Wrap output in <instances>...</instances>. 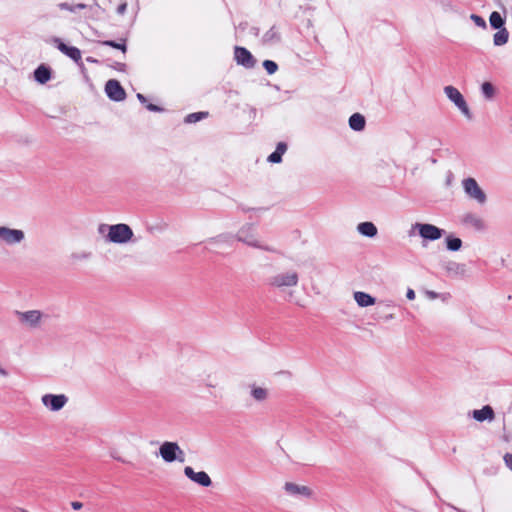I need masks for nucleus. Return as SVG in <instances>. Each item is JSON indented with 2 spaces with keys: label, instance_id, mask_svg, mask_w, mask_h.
I'll return each instance as SVG.
<instances>
[{
  "label": "nucleus",
  "instance_id": "nucleus-1",
  "mask_svg": "<svg viewBox=\"0 0 512 512\" xmlns=\"http://www.w3.org/2000/svg\"><path fill=\"white\" fill-rule=\"evenodd\" d=\"M97 231L106 243L120 245L129 243L134 236L130 226L124 223L113 225L102 223L98 226Z\"/></svg>",
  "mask_w": 512,
  "mask_h": 512
},
{
  "label": "nucleus",
  "instance_id": "nucleus-2",
  "mask_svg": "<svg viewBox=\"0 0 512 512\" xmlns=\"http://www.w3.org/2000/svg\"><path fill=\"white\" fill-rule=\"evenodd\" d=\"M283 493L295 501H314L316 500L315 489L304 482L286 481L282 486Z\"/></svg>",
  "mask_w": 512,
  "mask_h": 512
},
{
  "label": "nucleus",
  "instance_id": "nucleus-3",
  "mask_svg": "<svg viewBox=\"0 0 512 512\" xmlns=\"http://www.w3.org/2000/svg\"><path fill=\"white\" fill-rule=\"evenodd\" d=\"M417 231L418 235L422 238V245L425 246V242L427 241H436L439 240L443 234L444 230L429 223H420L416 222L411 226L409 231V236H413L414 232Z\"/></svg>",
  "mask_w": 512,
  "mask_h": 512
},
{
  "label": "nucleus",
  "instance_id": "nucleus-4",
  "mask_svg": "<svg viewBox=\"0 0 512 512\" xmlns=\"http://www.w3.org/2000/svg\"><path fill=\"white\" fill-rule=\"evenodd\" d=\"M299 275L294 270L276 273L269 279V285L278 290L295 287L298 285Z\"/></svg>",
  "mask_w": 512,
  "mask_h": 512
},
{
  "label": "nucleus",
  "instance_id": "nucleus-5",
  "mask_svg": "<svg viewBox=\"0 0 512 512\" xmlns=\"http://www.w3.org/2000/svg\"><path fill=\"white\" fill-rule=\"evenodd\" d=\"M159 455L166 463L184 462L185 453L177 442L165 441L159 447Z\"/></svg>",
  "mask_w": 512,
  "mask_h": 512
},
{
  "label": "nucleus",
  "instance_id": "nucleus-6",
  "mask_svg": "<svg viewBox=\"0 0 512 512\" xmlns=\"http://www.w3.org/2000/svg\"><path fill=\"white\" fill-rule=\"evenodd\" d=\"M237 239L251 247L259 248L266 251H273L272 248L265 245L255 233L251 224H245L237 232Z\"/></svg>",
  "mask_w": 512,
  "mask_h": 512
},
{
  "label": "nucleus",
  "instance_id": "nucleus-7",
  "mask_svg": "<svg viewBox=\"0 0 512 512\" xmlns=\"http://www.w3.org/2000/svg\"><path fill=\"white\" fill-rule=\"evenodd\" d=\"M26 239L22 229L12 228L6 225L0 226V244L5 246L21 245Z\"/></svg>",
  "mask_w": 512,
  "mask_h": 512
},
{
  "label": "nucleus",
  "instance_id": "nucleus-8",
  "mask_svg": "<svg viewBox=\"0 0 512 512\" xmlns=\"http://www.w3.org/2000/svg\"><path fill=\"white\" fill-rule=\"evenodd\" d=\"M443 90L446 97L459 109L463 116L468 120L472 119V113L461 92L452 85L445 86Z\"/></svg>",
  "mask_w": 512,
  "mask_h": 512
},
{
  "label": "nucleus",
  "instance_id": "nucleus-9",
  "mask_svg": "<svg viewBox=\"0 0 512 512\" xmlns=\"http://www.w3.org/2000/svg\"><path fill=\"white\" fill-rule=\"evenodd\" d=\"M462 188L467 197L474 200L479 205H484L487 202L486 193L474 178H465L462 181Z\"/></svg>",
  "mask_w": 512,
  "mask_h": 512
},
{
  "label": "nucleus",
  "instance_id": "nucleus-10",
  "mask_svg": "<svg viewBox=\"0 0 512 512\" xmlns=\"http://www.w3.org/2000/svg\"><path fill=\"white\" fill-rule=\"evenodd\" d=\"M68 397L65 394L46 393L41 397L42 405L50 412H58L68 403Z\"/></svg>",
  "mask_w": 512,
  "mask_h": 512
},
{
  "label": "nucleus",
  "instance_id": "nucleus-11",
  "mask_svg": "<svg viewBox=\"0 0 512 512\" xmlns=\"http://www.w3.org/2000/svg\"><path fill=\"white\" fill-rule=\"evenodd\" d=\"M17 317L21 324L31 329H36L40 327L44 314L39 310H28L17 312Z\"/></svg>",
  "mask_w": 512,
  "mask_h": 512
},
{
  "label": "nucleus",
  "instance_id": "nucleus-12",
  "mask_svg": "<svg viewBox=\"0 0 512 512\" xmlns=\"http://www.w3.org/2000/svg\"><path fill=\"white\" fill-rule=\"evenodd\" d=\"M247 389L250 399L255 403L263 404L270 399V389L265 385L252 382L248 384Z\"/></svg>",
  "mask_w": 512,
  "mask_h": 512
},
{
  "label": "nucleus",
  "instance_id": "nucleus-13",
  "mask_svg": "<svg viewBox=\"0 0 512 512\" xmlns=\"http://www.w3.org/2000/svg\"><path fill=\"white\" fill-rule=\"evenodd\" d=\"M461 224L476 232H483L487 228L485 220L476 213L468 212L461 217Z\"/></svg>",
  "mask_w": 512,
  "mask_h": 512
},
{
  "label": "nucleus",
  "instance_id": "nucleus-14",
  "mask_svg": "<svg viewBox=\"0 0 512 512\" xmlns=\"http://www.w3.org/2000/svg\"><path fill=\"white\" fill-rule=\"evenodd\" d=\"M184 475L194 482L195 484L201 487H210L212 485V480L210 476L205 471L196 472L192 467L186 466L183 470Z\"/></svg>",
  "mask_w": 512,
  "mask_h": 512
},
{
  "label": "nucleus",
  "instance_id": "nucleus-15",
  "mask_svg": "<svg viewBox=\"0 0 512 512\" xmlns=\"http://www.w3.org/2000/svg\"><path fill=\"white\" fill-rule=\"evenodd\" d=\"M234 59L238 65L248 69L253 68L256 64V60L250 51L240 46L234 48Z\"/></svg>",
  "mask_w": 512,
  "mask_h": 512
},
{
  "label": "nucleus",
  "instance_id": "nucleus-16",
  "mask_svg": "<svg viewBox=\"0 0 512 512\" xmlns=\"http://www.w3.org/2000/svg\"><path fill=\"white\" fill-rule=\"evenodd\" d=\"M105 92L113 101H122L125 99L126 93L117 80L111 79L106 82Z\"/></svg>",
  "mask_w": 512,
  "mask_h": 512
},
{
  "label": "nucleus",
  "instance_id": "nucleus-17",
  "mask_svg": "<svg viewBox=\"0 0 512 512\" xmlns=\"http://www.w3.org/2000/svg\"><path fill=\"white\" fill-rule=\"evenodd\" d=\"M53 43L56 45L59 51H61L63 54H65L75 62L81 60V51L77 47L68 46L65 43H63L59 38H54Z\"/></svg>",
  "mask_w": 512,
  "mask_h": 512
},
{
  "label": "nucleus",
  "instance_id": "nucleus-18",
  "mask_svg": "<svg viewBox=\"0 0 512 512\" xmlns=\"http://www.w3.org/2000/svg\"><path fill=\"white\" fill-rule=\"evenodd\" d=\"M353 299L359 308H368L376 304V298L363 291H354Z\"/></svg>",
  "mask_w": 512,
  "mask_h": 512
},
{
  "label": "nucleus",
  "instance_id": "nucleus-19",
  "mask_svg": "<svg viewBox=\"0 0 512 512\" xmlns=\"http://www.w3.org/2000/svg\"><path fill=\"white\" fill-rule=\"evenodd\" d=\"M34 80L44 85L52 79V70L46 64L39 65L33 73Z\"/></svg>",
  "mask_w": 512,
  "mask_h": 512
},
{
  "label": "nucleus",
  "instance_id": "nucleus-20",
  "mask_svg": "<svg viewBox=\"0 0 512 512\" xmlns=\"http://www.w3.org/2000/svg\"><path fill=\"white\" fill-rule=\"evenodd\" d=\"M473 419L478 422L493 421L495 418L494 410L491 406L485 405L481 409L473 410L471 413Z\"/></svg>",
  "mask_w": 512,
  "mask_h": 512
},
{
  "label": "nucleus",
  "instance_id": "nucleus-21",
  "mask_svg": "<svg viewBox=\"0 0 512 512\" xmlns=\"http://www.w3.org/2000/svg\"><path fill=\"white\" fill-rule=\"evenodd\" d=\"M356 229L360 235L369 238L375 237L378 233V229L375 224L369 221L359 223Z\"/></svg>",
  "mask_w": 512,
  "mask_h": 512
},
{
  "label": "nucleus",
  "instance_id": "nucleus-22",
  "mask_svg": "<svg viewBox=\"0 0 512 512\" xmlns=\"http://www.w3.org/2000/svg\"><path fill=\"white\" fill-rule=\"evenodd\" d=\"M287 150V145L284 142H279L276 146V149L273 153L268 156V161L270 163H280L282 161V156Z\"/></svg>",
  "mask_w": 512,
  "mask_h": 512
},
{
  "label": "nucleus",
  "instance_id": "nucleus-23",
  "mask_svg": "<svg viewBox=\"0 0 512 512\" xmlns=\"http://www.w3.org/2000/svg\"><path fill=\"white\" fill-rule=\"evenodd\" d=\"M349 126L354 131H362L365 128V118L359 113H354L349 118Z\"/></svg>",
  "mask_w": 512,
  "mask_h": 512
},
{
  "label": "nucleus",
  "instance_id": "nucleus-24",
  "mask_svg": "<svg viewBox=\"0 0 512 512\" xmlns=\"http://www.w3.org/2000/svg\"><path fill=\"white\" fill-rule=\"evenodd\" d=\"M509 40V32L506 28L499 29L494 35H493V44L495 46H503L505 45Z\"/></svg>",
  "mask_w": 512,
  "mask_h": 512
},
{
  "label": "nucleus",
  "instance_id": "nucleus-25",
  "mask_svg": "<svg viewBox=\"0 0 512 512\" xmlns=\"http://www.w3.org/2000/svg\"><path fill=\"white\" fill-rule=\"evenodd\" d=\"M489 23L493 29L499 30V29L505 28L504 27V23H505L504 18L497 11H493L490 14Z\"/></svg>",
  "mask_w": 512,
  "mask_h": 512
},
{
  "label": "nucleus",
  "instance_id": "nucleus-26",
  "mask_svg": "<svg viewBox=\"0 0 512 512\" xmlns=\"http://www.w3.org/2000/svg\"><path fill=\"white\" fill-rule=\"evenodd\" d=\"M481 93L486 100H492L496 95V88L490 82H483L481 85Z\"/></svg>",
  "mask_w": 512,
  "mask_h": 512
},
{
  "label": "nucleus",
  "instance_id": "nucleus-27",
  "mask_svg": "<svg viewBox=\"0 0 512 512\" xmlns=\"http://www.w3.org/2000/svg\"><path fill=\"white\" fill-rule=\"evenodd\" d=\"M446 247L450 251H459L462 247V240L449 235L446 237Z\"/></svg>",
  "mask_w": 512,
  "mask_h": 512
},
{
  "label": "nucleus",
  "instance_id": "nucleus-28",
  "mask_svg": "<svg viewBox=\"0 0 512 512\" xmlns=\"http://www.w3.org/2000/svg\"><path fill=\"white\" fill-rule=\"evenodd\" d=\"M280 38L279 33L275 27H272L269 31H267L263 36V41L266 43H272L278 41Z\"/></svg>",
  "mask_w": 512,
  "mask_h": 512
},
{
  "label": "nucleus",
  "instance_id": "nucleus-29",
  "mask_svg": "<svg viewBox=\"0 0 512 512\" xmlns=\"http://www.w3.org/2000/svg\"><path fill=\"white\" fill-rule=\"evenodd\" d=\"M207 116H208L207 112L191 113V114L186 116L185 122L186 123H196V122L206 118Z\"/></svg>",
  "mask_w": 512,
  "mask_h": 512
},
{
  "label": "nucleus",
  "instance_id": "nucleus-30",
  "mask_svg": "<svg viewBox=\"0 0 512 512\" xmlns=\"http://www.w3.org/2000/svg\"><path fill=\"white\" fill-rule=\"evenodd\" d=\"M58 7L61 10H67V11H70V12H75L77 9H85L87 6L85 4H82V3L76 4V5H70L68 3H60V4H58Z\"/></svg>",
  "mask_w": 512,
  "mask_h": 512
},
{
  "label": "nucleus",
  "instance_id": "nucleus-31",
  "mask_svg": "<svg viewBox=\"0 0 512 512\" xmlns=\"http://www.w3.org/2000/svg\"><path fill=\"white\" fill-rule=\"evenodd\" d=\"M102 44L105 45V46H109V47H112V48L119 49L123 53H125L126 50H127V47H126V44H125V40L122 43H117L115 41L107 40V41H103Z\"/></svg>",
  "mask_w": 512,
  "mask_h": 512
},
{
  "label": "nucleus",
  "instance_id": "nucleus-32",
  "mask_svg": "<svg viewBox=\"0 0 512 512\" xmlns=\"http://www.w3.org/2000/svg\"><path fill=\"white\" fill-rule=\"evenodd\" d=\"M263 67L270 75L274 74L278 69V65L272 60H265L263 62Z\"/></svg>",
  "mask_w": 512,
  "mask_h": 512
},
{
  "label": "nucleus",
  "instance_id": "nucleus-33",
  "mask_svg": "<svg viewBox=\"0 0 512 512\" xmlns=\"http://www.w3.org/2000/svg\"><path fill=\"white\" fill-rule=\"evenodd\" d=\"M470 19L475 23L476 26L486 29V27H487L486 21L481 16H479L477 14H471Z\"/></svg>",
  "mask_w": 512,
  "mask_h": 512
},
{
  "label": "nucleus",
  "instance_id": "nucleus-34",
  "mask_svg": "<svg viewBox=\"0 0 512 512\" xmlns=\"http://www.w3.org/2000/svg\"><path fill=\"white\" fill-rule=\"evenodd\" d=\"M505 466L512 472V453H505L503 456Z\"/></svg>",
  "mask_w": 512,
  "mask_h": 512
},
{
  "label": "nucleus",
  "instance_id": "nucleus-35",
  "mask_svg": "<svg viewBox=\"0 0 512 512\" xmlns=\"http://www.w3.org/2000/svg\"><path fill=\"white\" fill-rule=\"evenodd\" d=\"M425 295L430 300H435V299L439 298V296H440L437 292L431 291V290H427L425 292Z\"/></svg>",
  "mask_w": 512,
  "mask_h": 512
},
{
  "label": "nucleus",
  "instance_id": "nucleus-36",
  "mask_svg": "<svg viewBox=\"0 0 512 512\" xmlns=\"http://www.w3.org/2000/svg\"><path fill=\"white\" fill-rule=\"evenodd\" d=\"M89 8L92 11L94 16H97L99 14V12L102 11V8L97 3L95 5H93V6H90Z\"/></svg>",
  "mask_w": 512,
  "mask_h": 512
},
{
  "label": "nucleus",
  "instance_id": "nucleus-37",
  "mask_svg": "<svg viewBox=\"0 0 512 512\" xmlns=\"http://www.w3.org/2000/svg\"><path fill=\"white\" fill-rule=\"evenodd\" d=\"M127 9V3H122L117 8V13L120 15H123L126 12Z\"/></svg>",
  "mask_w": 512,
  "mask_h": 512
},
{
  "label": "nucleus",
  "instance_id": "nucleus-38",
  "mask_svg": "<svg viewBox=\"0 0 512 512\" xmlns=\"http://www.w3.org/2000/svg\"><path fill=\"white\" fill-rule=\"evenodd\" d=\"M415 296H416V295H415L414 290L409 288V289L407 290V292H406V297H407V299H409V300H414V299H415Z\"/></svg>",
  "mask_w": 512,
  "mask_h": 512
},
{
  "label": "nucleus",
  "instance_id": "nucleus-39",
  "mask_svg": "<svg viewBox=\"0 0 512 512\" xmlns=\"http://www.w3.org/2000/svg\"><path fill=\"white\" fill-rule=\"evenodd\" d=\"M71 507L74 510H80L83 507V504L81 502L74 501V502L71 503Z\"/></svg>",
  "mask_w": 512,
  "mask_h": 512
},
{
  "label": "nucleus",
  "instance_id": "nucleus-40",
  "mask_svg": "<svg viewBox=\"0 0 512 512\" xmlns=\"http://www.w3.org/2000/svg\"><path fill=\"white\" fill-rule=\"evenodd\" d=\"M147 109H148L149 111H153V112H158V111H160V110H161L158 106H156V105H154V104H149V105H147Z\"/></svg>",
  "mask_w": 512,
  "mask_h": 512
},
{
  "label": "nucleus",
  "instance_id": "nucleus-41",
  "mask_svg": "<svg viewBox=\"0 0 512 512\" xmlns=\"http://www.w3.org/2000/svg\"><path fill=\"white\" fill-rule=\"evenodd\" d=\"M137 98H138V100H139L141 103H143V104H145V103H146V98H145V96H144V95H142L141 93H138V94H137Z\"/></svg>",
  "mask_w": 512,
  "mask_h": 512
},
{
  "label": "nucleus",
  "instance_id": "nucleus-42",
  "mask_svg": "<svg viewBox=\"0 0 512 512\" xmlns=\"http://www.w3.org/2000/svg\"><path fill=\"white\" fill-rule=\"evenodd\" d=\"M0 375L1 376H6L7 375V372L5 369H3L1 366H0Z\"/></svg>",
  "mask_w": 512,
  "mask_h": 512
},
{
  "label": "nucleus",
  "instance_id": "nucleus-43",
  "mask_svg": "<svg viewBox=\"0 0 512 512\" xmlns=\"http://www.w3.org/2000/svg\"><path fill=\"white\" fill-rule=\"evenodd\" d=\"M385 319H386V320H391V319H393V315H392V314H390V315L386 316V317H385Z\"/></svg>",
  "mask_w": 512,
  "mask_h": 512
},
{
  "label": "nucleus",
  "instance_id": "nucleus-44",
  "mask_svg": "<svg viewBox=\"0 0 512 512\" xmlns=\"http://www.w3.org/2000/svg\"><path fill=\"white\" fill-rule=\"evenodd\" d=\"M459 511H460V512H465V511H461V510H459Z\"/></svg>",
  "mask_w": 512,
  "mask_h": 512
}]
</instances>
